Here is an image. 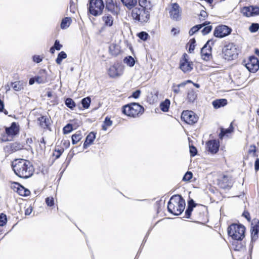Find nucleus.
I'll list each match as a JSON object with an SVG mask.
<instances>
[{"label":"nucleus","mask_w":259,"mask_h":259,"mask_svg":"<svg viewBox=\"0 0 259 259\" xmlns=\"http://www.w3.org/2000/svg\"><path fill=\"white\" fill-rule=\"evenodd\" d=\"M205 23H204L202 24L197 25L191 28L189 30V33L190 35H193L195 33L198 31L199 29L202 28L203 26H205Z\"/></svg>","instance_id":"obj_32"},{"label":"nucleus","mask_w":259,"mask_h":259,"mask_svg":"<svg viewBox=\"0 0 259 259\" xmlns=\"http://www.w3.org/2000/svg\"><path fill=\"white\" fill-rule=\"evenodd\" d=\"M103 21L106 26L111 27L113 23V18L109 14L105 15L102 17Z\"/></svg>","instance_id":"obj_26"},{"label":"nucleus","mask_w":259,"mask_h":259,"mask_svg":"<svg viewBox=\"0 0 259 259\" xmlns=\"http://www.w3.org/2000/svg\"><path fill=\"white\" fill-rule=\"evenodd\" d=\"M67 58V54L64 51H61L60 52L57 56V58L56 60V62L58 64H61L62 60Z\"/></svg>","instance_id":"obj_35"},{"label":"nucleus","mask_w":259,"mask_h":259,"mask_svg":"<svg viewBox=\"0 0 259 259\" xmlns=\"http://www.w3.org/2000/svg\"><path fill=\"white\" fill-rule=\"evenodd\" d=\"M144 112V107L137 103H131L125 105L122 108L123 113L132 117H139L142 115Z\"/></svg>","instance_id":"obj_5"},{"label":"nucleus","mask_w":259,"mask_h":259,"mask_svg":"<svg viewBox=\"0 0 259 259\" xmlns=\"http://www.w3.org/2000/svg\"><path fill=\"white\" fill-rule=\"evenodd\" d=\"M243 216L248 221H250V215L248 211H244L243 213Z\"/></svg>","instance_id":"obj_62"},{"label":"nucleus","mask_w":259,"mask_h":259,"mask_svg":"<svg viewBox=\"0 0 259 259\" xmlns=\"http://www.w3.org/2000/svg\"><path fill=\"white\" fill-rule=\"evenodd\" d=\"M104 7L103 0H90L89 12L92 15L98 16L102 14Z\"/></svg>","instance_id":"obj_6"},{"label":"nucleus","mask_w":259,"mask_h":259,"mask_svg":"<svg viewBox=\"0 0 259 259\" xmlns=\"http://www.w3.org/2000/svg\"><path fill=\"white\" fill-rule=\"evenodd\" d=\"M253 224H254V225H253L252 227L259 230V220H253V223H252V225H253Z\"/></svg>","instance_id":"obj_57"},{"label":"nucleus","mask_w":259,"mask_h":259,"mask_svg":"<svg viewBox=\"0 0 259 259\" xmlns=\"http://www.w3.org/2000/svg\"><path fill=\"white\" fill-rule=\"evenodd\" d=\"M190 149V153L191 156H195L197 153V150L196 148L193 145H191L189 146Z\"/></svg>","instance_id":"obj_50"},{"label":"nucleus","mask_w":259,"mask_h":259,"mask_svg":"<svg viewBox=\"0 0 259 259\" xmlns=\"http://www.w3.org/2000/svg\"><path fill=\"white\" fill-rule=\"evenodd\" d=\"M228 103L226 99H220L214 100L212 104L215 109H218L226 106Z\"/></svg>","instance_id":"obj_21"},{"label":"nucleus","mask_w":259,"mask_h":259,"mask_svg":"<svg viewBox=\"0 0 259 259\" xmlns=\"http://www.w3.org/2000/svg\"><path fill=\"white\" fill-rule=\"evenodd\" d=\"M42 58L38 55H34L33 57V61L37 63H40L42 61Z\"/></svg>","instance_id":"obj_55"},{"label":"nucleus","mask_w":259,"mask_h":259,"mask_svg":"<svg viewBox=\"0 0 259 259\" xmlns=\"http://www.w3.org/2000/svg\"><path fill=\"white\" fill-rule=\"evenodd\" d=\"M38 120L39 121L40 124L41 126V127L44 128L48 127L50 123V119L45 116H41V117H39L38 118Z\"/></svg>","instance_id":"obj_28"},{"label":"nucleus","mask_w":259,"mask_h":259,"mask_svg":"<svg viewBox=\"0 0 259 259\" xmlns=\"http://www.w3.org/2000/svg\"><path fill=\"white\" fill-rule=\"evenodd\" d=\"M197 97L196 92L194 89H190L187 94V99L189 102L193 103Z\"/></svg>","instance_id":"obj_25"},{"label":"nucleus","mask_w":259,"mask_h":259,"mask_svg":"<svg viewBox=\"0 0 259 259\" xmlns=\"http://www.w3.org/2000/svg\"><path fill=\"white\" fill-rule=\"evenodd\" d=\"M193 210V208L188 206L186 211H185V215L186 218L187 219H189L190 218L191 212Z\"/></svg>","instance_id":"obj_53"},{"label":"nucleus","mask_w":259,"mask_h":259,"mask_svg":"<svg viewBox=\"0 0 259 259\" xmlns=\"http://www.w3.org/2000/svg\"><path fill=\"white\" fill-rule=\"evenodd\" d=\"M188 82H192V81L188 80L185 81H184L179 84H174L172 86V91L176 94H178L181 93L180 88H184L187 83Z\"/></svg>","instance_id":"obj_24"},{"label":"nucleus","mask_w":259,"mask_h":259,"mask_svg":"<svg viewBox=\"0 0 259 259\" xmlns=\"http://www.w3.org/2000/svg\"><path fill=\"white\" fill-rule=\"evenodd\" d=\"M255 152L256 147L254 145H250L248 150V152L250 154L253 153L254 154H255Z\"/></svg>","instance_id":"obj_59"},{"label":"nucleus","mask_w":259,"mask_h":259,"mask_svg":"<svg viewBox=\"0 0 259 259\" xmlns=\"http://www.w3.org/2000/svg\"><path fill=\"white\" fill-rule=\"evenodd\" d=\"M259 29V24L258 23H252L249 27V30L251 32H255Z\"/></svg>","instance_id":"obj_46"},{"label":"nucleus","mask_w":259,"mask_h":259,"mask_svg":"<svg viewBox=\"0 0 259 259\" xmlns=\"http://www.w3.org/2000/svg\"><path fill=\"white\" fill-rule=\"evenodd\" d=\"M231 31L232 29L230 27L226 25H220L215 28L213 35L216 37L222 38L230 34Z\"/></svg>","instance_id":"obj_9"},{"label":"nucleus","mask_w":259,"mask_h":259,"mask_svg":"<svg viewBox=\"0 0 259 259\" xmlns=\"http://www.w3.org/2000/svg\"><path fill=\"white\" fill-rule=\"evenodd\" d=\"M71 138L72 144L75 145L82 138V135L80 131H78L73 134Z\"/></svg>","instance_id":"obj_29"},{"label":"nucleus","mask_w":259,"mask_h":259,"mask_svg":"<svg viewBox=\"0 0 259 259\" xmlns=\"http://www.w3.org/2000/svg\"><path fill=\"white\" fill-rule=\"evenodd\" d=\"M192 178V173L190 171H187L184 175L183 180L185 181H188Z\"/></svg>","instance_id":"obj_51"},{"label":"nucleus","mask_w":259,"mask_h":259,"mask_svg":"<svg viewBox=\"0 0 259 259\" xmlns=\"http://www.w3.org/2000/svg\"><path fill=\"white\" fill-rule=\"evenodd\" d=\"M65 104L67 107H68L71 109H72L75 106V102L73 101V100L72 99L69 98H67L66 99Z\"/></svg>","instance_id":"obj_41"},{"label":"nucleus","mask_w":259,"mask_h":259,"mask_svg":"<svg viewBox=\"0 0 259 259\" xmlns=\"http://www.w3.org/2000/svg\"><path fill=\"white\" fill-rule=\"evenodd\" d=\"M241 13L246 17H251L259 14V8L257 7H244L241 10Z\"/></svg>","instance_id":"obj_14"},{"label":"nucleus","mask_w":259,"mask_h":259,"mask_svg":"<svg viewBox=\"0 0 259 259\" xmlns=\"http://www.w3.org/2000/svg\"><path fill=\"white\" fill-rule=\"evenodd\" d=\"M112 124V121L110 120L109 118L106 117L105 119V121H104V123L102 125V130L104 131H106L107 129V127L111 126Z\"/></svg>","instance_id":"obj_39"},{"label":"nucleus","mask_w":259,"mask_h":259,"mask_svg":"<svg viewBox=\"0 0 259 259\" xmlns=\"http://www.w3.org/2000/svg\"><path fill=\"white\" fill-rule=\"evenodd\" d=\"M138 37L143 40H146L148 37V34L144 31H142L138 34Z\"/></svg>","instance_id":"obj_48"},{"label":"nucleus","mask_w":259,"mask_h":259,"mask_svg":"<svg viewBox=\"0 0 259 259\" xmlns=\"http://www.w3.org/2000/svg\"><path fill=\"white\" fill-rule=\"evenodd\" d=\"M47 73L45 70H41L39 73V75L35 76L36 82L38 83H44L47 81Z\"/></svg>","instance_id":"obj_20"},{"label":"nucleus","mask_w":259,"mask_h":259,"mask_svg":"<svg viewBox=\"0 0 259 259\" xmlns=\"http://www.w3.org/2000/svg\"><path fill=\"white\" fill-rule=\"evenodd\" d=\"M10 151L12 152H15L17 151L22 149L23 146L18 142H14L11 143L9 146Z\"/></svg>","instance_id":"obj_27"},{"label":"nucleus","mask_w":259,"mask_h":259,"mask_svg":"<svg viewBox=\"0 0 259 259\" xmlns=\"http://www.w3.org/2000/svg\"><path fill=\"white\" fill-rule=\"evenodd\" d=\"M96 138V135L94 132H91L86 137L83 144V148L86 149L90 145L93 143Z\"/></svg>","instance_id":"obj_22"},{"label":"nucleus","mask_w":259,"mask_h":259,"mask_svg":"<svg viewBox=\"0 0 259 259\" xmlns=\"http://www.w3.org/2000/svg\"><path fill=\"white\" fill-rule=\"evenodd\" d=\"M182 119L189 124H193L198 120V117L192 111H184L181 115Z\"/></svg>","instance_id":"obj_12"},{"label":"nucleus","mask_w":259,"mask_h":259,"mask_svg":"<svg viewBox=\"0 0 259 259\" xmlns=\"http://www.w3.org/2000/svg\"><path fill=\"white\" fill-rule=\"evenodd\" d=\"M251 241H255L258 238L259 230L252 227L251 228Z\"/></svg>","instance_id":"obj_37"},{"label":"nucleus","mask_w":259,"mask_h":259,"mask_svg":"<svg viewBox=\"0 0 259 259\" xmlns=\"http://www.w3.org/2000/svg\"><path fill=\"white\" fill-rule=\"evenodd\" d=\"M139 5L137 6L136 7H141L144 8L145 9L148 10H151V7L148 8V3H149V2H148L147 0H139L138 1Z\"/></svg>","instance_id":"obj_40"},{"label":"nucleus","mask_w":259,"mask_h":259,"mask_svg":"<svg viewBox=\"0 0 259 259\" xmlns=\"http://www.w3.org/2000/svg\"><path fill=\"white\" fill-rule=\"evenodd\" d=\"M206 145L207 151L211 153H216L219 150L220 143L216 140H209Z\"/></svg>","instance_id":"obj_15"},{"label":"nucleus","mask_w":259,"mask_h":259,"mask_svg":"<svg viewBox=\"0 0 259 259\" xmlns=\"http://www.w3.org/2000/svg\"><path fill=\"white\" fill-rule=\"evenodd\" d=\"M232 130L230 128H221V133L219 134V137L220 139H223V137L227 134L230 133Z\"/></svg>","instance_id":"obj_45"},{"label":"nucleus","mask_w":259,"mask_h":259,"mask_svg":"<svg viewBox=\"0 0 259 259\" xmlns=\"http://www.w3.org/2000/svg\"><path fill=\"white\" fill-rule=\"evenodd\" d=\"M46 202L48 206H52L54 205V199L53 197H47L46 199Z\"/></svg>","instance_id":"obj_52"},{"label":"nucleus","mask_w":259,"mask_h":259,"mask_svg":"<svg viewBox=\"0 0 259 259\" xmlns=\"http://www.w3.org/2000/svg\"><path fill=\"white\" fill-rule=\"evenodd\" d=\"M254 169L256 171L259 169V159L257 158L254 162Z\"/></svg>","instance_id":"obj_60"},{"label":"nucleus","mask_w":259,"mask_h":259,"mask_svg":"<svg viewBox=\"0 0 259 259\" xmlns=\"http://www.w3.org/2000/svg\"><path fill=\"white\" fill-rule=\"evenodd\" d=\"M26 85V82L22 80L16 81L11 83V87L15 91H21L23 90Z\"/></svg>","instance_id":"obj_19"},{"label":"nucleus","mask_w":259,"mask_h":259,"mask_svg":"<svg viewBox=\"0 0 259 259\" xmlns=\"http://www.w3.org/2000/svg\"><path fill=\"white\" fill-rule=\"evenodd\" d=\"M229 236L236 241H242L245 237V228L241 224H232L228 228Z\"/></svg>","instance_id":"obj_4"},{"label":"nucleus","mask_w":259,"mask_h":259,"mask_svg":"<svg viewBox=\"0 0 259 259\" xmlns=\"http://www.w3.org/2000/svg\"><path fill=\"white\" fill-rule=\"evenodd\" d=\"M223 53L224 54L226 59L231 60L236 57L238 53L235 45L233 44H229L223 49Z\"/></svg>","instance_id":"obj_7"},{"label":"nucleus","mask_w":259,"mask_h":259,"mask_svg":"<svg viewBox=\"0 0 259 259\" xmlns=\"http://www.w3.org/2000/svg\"><path fill=\"white\" fill-rule=\"evenodd\" d=\"M244 62L245 66L250 72L255 73L259 69V60L254 56L250 57L246 63L245 61Z\"/></svg>","instance_id":"obj_10"},{"label":"nucleus","mask_w":259,"mask_h":259,"mask_svg":"<svg viewBox=\"0 0 259 259\" xmlns=\"http://www.w3.org/2000/svg\"><path fill=\"white\" fill-rule=\"evenodd\" d=\"M71 22V19L70 17H65L62 19L60 27L62 29L67 28Z\"/></svg>","instance_id":"obj_30"},{"label":"nucleus","mask_w":259,"mask_h":259,"mask_svg":"<svg viewBox=\"0 0 259 259\" xmlns=\"http://www.w3.org/2000/svg\"><path fill=\"white\" fill-rule=\"evenodd\" d=\"M196 204L194 202L193 199H190L188 202V206L190 207L191 208H194L196 206Z\"/></svg>","instance_id":"obj_56"},{"label":"nucleus","mask_w":259,"mask_h":259,"mask_svg":"<svg viewBox=\"0 0 259 259\" xmlns=\"http://www.w3.org/2000/svg\"><path fill=\"white\" fill-rule=\"evenodd\" d=\"M32 207L31 206H29L28 208H27L25 211V214L26 215H28L31 214V213L32 211Z\"/></svg>","instance_id":"obj_61"},{"label":"nucleus","mask_w":259,"mask_h":259,"mask_svg":"<svg viewBox=\"0 0 259 259\" xmlns=\"http://www.w3.org/2000/svg\"><path fill=\"white\" fill-rule=\"evenodd\" d=\"M53 47L56 50L59 51L62 48V45L60 44V42L58 40H56Z\"/></svg>","instance_id":"obj_54"},{"label":"nucleus","mask_w":259,"mask_h":259,"mask_svg":"<svg viewBox=\"0 0 259 259\" xmlns=\"http://www.w3.org/2000/svg\"><path fill=\"white\" fill-rule=\"evenodd\" d=\"M196 41L195 38H192L190 40L189 44H190L189 48V52L192 53L195 49V43Z\"/></svg>","instance_id":"obj_44"},{"label":"nucleus","mask_w":259,"mask_h":259,"mask_svg":"<svg viewBox=\"0 0 259 259\" xmlns=\"http://www.w3.org/2000/svg\"><path fill=\"white\" fill-rule=\"evenodd\" d=\"M219 184L223 189H229L232 186L231 179L227 176H224L220 180Z\"/></svg>","instance_id":"obj_18"},{"label":"nucleus","mask_w":259,"mask_h":259,"mask_svg":"<svg viewBox=\"0 0 259 259\" xmlns=\"http://www.w3.org/2000/svg\"><path fill=\"white\" fill-rule=\"evenodd\" d=\"M171 32L173 33L174 35H176L177 34H179L180 32L179 30H178L175 28H172L171 30Z\"/></svg>","instance_id":"obj_64"},{"label":"nucleus","mask_w":259,"mask_h":259,"mask_svg":"<svg viewBox=\"0 0 259 259\" xmlns=\"http://www.w3.org/2000/svg\"><path fill=\"white\" fill-rule=\"evenodd\" d=\"M170 101L168 99H165L164 101L161 102L160 104V109L163 112L168 111Z\"/></svg>","instance_id":"obj_31"},{"label":"nucleus","mask_w":259,"mask_h":259,"mask_svg":"<svg viewBox=\"0 0 259 259\" xmlns=\"http://www.w3.org/2000/svg\"><path fill=\"white\" fill-rule=\"evenodd\" d=\"M13 169L18 177L27 179L33 174L34 168L31 163L23 159H16L12 162Z\"/></svg>","instance_id":"obj_1"},{"label":"nucleus","mask_w":259,"mask_h":259,"mask_svg":"<svg viewBox=\"0 0 259 259\" xmlns=\"http://www.w3.org/2000/svg\"><path fill=\"white\" fill-rule=\"evenodd\" d=\"M7 217L6 214L4 213H0V226L3 227L7 223Z\"/></svg>","instance_id":"obj_42"},{"label":"nucleus","mask_w":259,"mask_h":259,"mask_svg":"<svg viewBox=\"0 0 259 259\" xmlns=\"http://www.w3.org/2000/svg\"><path fill=\"white\" fill-rule=\"evenodd\" d=\"M72 126L71 124H67L66 126H65L63 128V133L64 134H67L70 133L72 131Z\"/></svg>","instance_id":"obj_47"},{"label":"nucleus","mask_w":259,"mask_h":259,"mask_svg":"<svg viewBox=\"0 0 259 259\" xmlns=\"http://www.w3.org/2000/svg\"><path fill=\"white\" fill-rule=\"evenodd\" d=\"M238 241L235 240L233 243V245L234 246V250L239 251L244 248V244L242 242H238Z\"/></svg>","instance_id":"obj_43"},{"label":"nucleus","mask_w":259,"mask_h":259,"mask_svg":"<svg viewBox=\"0 0 259 259\" xmlns=\"http://www.w3.org/2000/svg\"><path fill=\"white\" fill-rule=\"evenodd\" d=\"M124 62L130 67H133L135 64V61L132 56L125 57L123 60Z\"/></svg>","instance_id":"obj_36"},{"label":"nucleus","mask_w":259,"mask_h":259,"mask_svg":"<svg viewBox=\"0 0 259 259\" xmlns=\"http://www.w3.org/2000/svg\"><path fill=\"white\" fill-rule=\"evenodd\" d=\"M19 132V126L15 122H13L10 127L6 128V133L9 136H15L18 134Z\"/></svg>","instance_id":"obj_17"},{"label":"nucleus","mask_w":259,"mask_h":259,"mask_svg":"<svg viewBox=\"0 0 259 259\" xmlns=\"http://www.w3.org/2000/svg\"><path fill=\"white\" fill-rule=\"evenodd\" d=\"M123 69L122 66L118 63L111 66L108 70V74L111 78H116L120 76L123 73Z\"/></svg>","instance_id":"obj_13"},{"label":"nucleus","mask_w":259,"mask_h":259,"mask_svg":"<svg viewBox=\"0 0 259 259\" xmlns=\"http://www.w3.org/2000/svg\"><path fill=\"white\" fill-rule=\"evenodd\" d=\"M189 56L184 53L180 60V68L184 73L189 72L193 69V62L189 61Z\"/></svg>","instance_id":"obj_8"},{"label":"nucleus","mask_w":259,"mask_h":259,"mask_svg":"<svg viewBox=\"0 0 259 259\" xmlns=\"http://www.w3.org/2000/svg\"><path fill=\"white\" fill-rule=\"evenodd\" d=\"M123 6L128 10L133 9L137 4V0H121Z\"/></svg>","instance_id":"obj_23"},{"label":"nucleus","mask_w":259,"mask_h":259,"mask_svg":"<svg viewBox=\"0 0 259 259\" xmlns=\"http://www.w3.org/2000/svg\"><path fill=\"white\" fill-rule=\"evenodd\" d=\"M105 8L111 13L114 12L115 6L112 0L106 1Z\"/></svg>","instance_id":"obj_33"},{"label":"nucleus","mask_w":259,"mask_h":259,"mask_svg":"<svg viewBox=\"0 0 259 259\" xmlns=\"http://www.w3.org/2000/svg\"><path fill=\"white\" fill-rule=\"evenodd\" d=\"M91 102V99L90 97H89L84 98L82 99L81 100V104L82 105V107L84 109H88L89 108Z\"/></svg>","instance_id":"obj_38"},{"label":"nucleus","mask_w":259,"mask_h":259,"mask_svg":"<svg viewBox=\"0 0 259 259\" xmlns=\"http://www.w3.org/2000/svg\"><path fill=\"white\" fill-rule=\"evenodd\" d=\"M170 16L171 19L175 20H178L180 17V7L177 3L172 5V7L169 11Z\"/></svg>","instance_id":"obj_16"},{"label":"nucleus","mask_w":259,"mask_h":259,"mask_svg":"<svg viewBox=\"0 0 259 259\" xmlns=\"http://www.w3.org/2000/svg\"><path fill=\"white\" fill-rule=\"evenodd\" d=\"M150 11L144 8L135 7L132 9L131 16L135 21L145 24L149 20Z\"/></svg>","instance_id":"obj_3"},{"label":"nucleus","mask_w":259,"mask_h":259,"mask_svg":"<svg viewBox=\"0 0 259 259\" xmlns=\"http://www.w3.org/2000/svg\"><path fill=\"white\" fill-rule=\"evenodd\" d=\"M212 28V27L211 25H208L204 27L201 32L203 35H206L211 31Z\"/></svg>","instance_id":"obj_49"},{"label":"nucleus","mask_w":259,"mask_h":259,"mask_svg":"<svg viewBox=\"0 0 259 259\" xmlns=\"http://www.w3.org/2000/svg\"><path fill=\"white\" fill-rule=\"evenodd\" d=\"M185 207V201L180 195L172 196L167 204L168 211L175 215L181 214Z\"/></svg>","instance_id":"obj_2"},{"label":"nucleus","mask_w":259,"mask_h":259,"mask_svg":"<svg viewBox=\"0 0 259 259\" xmlns=\"http://www.w3.org/2000/svg\"><path fill=\"white\" fill-rule=\"evenodd\" d=\"M214 41L210 39L207 41L201 50V57L203 60L207 61L210 58L211 55V45H213Z\"/></svg>","instance_id":"obj_11"},{"label":"nucleus","mask_w":259,"mask_h":259,"mask_svg":"<svg viewBox=\"0 0 259 259\" xmlns=\"http://www.w3.org/2000/svg\"><path fill=\"white\" fill-rule=\"evenodd\" d=\"M200 16L205 18L207 16V13L205 11H201L200 13Z\"/></svg>","instance_id":"obj_63"},{"label":"nucleus","mask_w":259,"mask_h":259,"mask_svg":"<svg viewBox=\"0 0 259 259\" xmlns=\"http://www.w3.org/2000/svg\"><path fill=\"white\" fill-rule=\"evenodd\" d=\"M18 192L20 195L24 196H28L30 193L29 190L25 189L22 186H19V187L18 188Z\"/></svg>","instance_id":"obj_34"},{"label":"nucleus","mask_w":259,"mask_h":259,"mask_svg":"<svg viewBox=\"0 0 259 259\" xmlns=\"http://www.w3.org/2000/svg\"><path fill=\"white\" fill-rule=\"evenodd\" d=\"M141 91L140 90H136L135 92H133L132 94V97L135 99H137L139 97Z\"/></svg>","instance_id":"obj_58"}]
</instances>
